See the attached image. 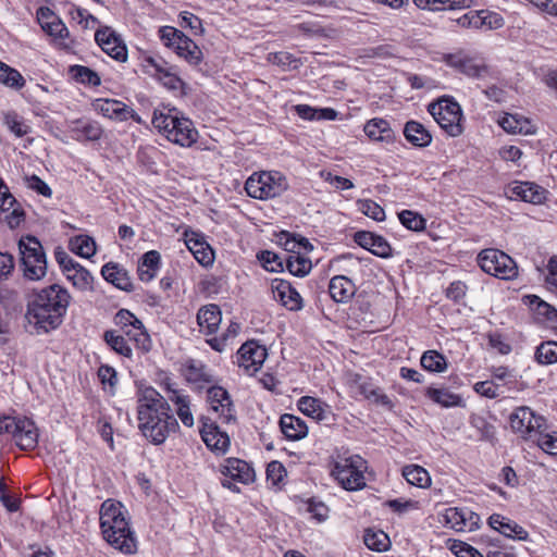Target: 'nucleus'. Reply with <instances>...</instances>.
Instances as JSON below:
<instances>
[{"label": "nucleus", "instance_id": "72a5a7b5", "mask_svg": "<svg viewBox=\"0 0 557 557\" xmlns=\"http://www.w3.org/2000/svg\"><path fill=\"white\" fill-rule=\"evenodd\" d=\"M366 135L375 141L393 143L395 139L394 132L388 121L380 117L368 121L363 127Z\"/></svg>", "mask_w": 557, "mask_h": 557}, {"label": "nucleus", "instance_id": "dca6fc26", "mask_svg": "<svg viewBox=\"0 0 557 557\" xmlns=\"http://www.w3.org/2000/svg\"><path fill=\"white\" fill-rule=\"evenodd\" d=\"M95 40L104 53L119 62L127 60V48L116 32L110 26L96 30Z\"/></svg>", "mask_w": 557, "mask_h": 557}, {"label": "nucleus", "instance_id": "473e14b6", "mask_svg": "<svg viewBox=\"0 0 557 557\" xmlns=\"http://www.w3.org/2000/svg\"><path fill=\"white\" fill-rule=\"evenodd\" d=\"M404 136L408 143L418 148H424L432 143V135L423 124L410 120L404 126Z\"/></svg>", "mask_w": 557, "mask_h": 557}, {"label": "nucleus", "instance_id": "58836bf2", "mask_svg": "<svg viewBox=\"0 0 557 557\" xmlns=\"http://www.w3.org/2000/svg\"><path fill=\"white\" fill-rule=\"evenodd\" d=\"M67 73L72 79L83 85L96 87L101 84L99 74L84 65H71Z\"/></svg>", "mask_w": 557, "mask_h": 557}, {"label": "nucleus", "instance_id": "39448f33", "mask_svg": "<svg viewBox=\"0 0 557 557\" xmlns=\"http://www.w3.org/2000/svg\"><path fill=\"white\" fill-rule=\"evenodd\" d=\"M20 268L23 277L38 282L47 275V257L39 239L32 235L22 236L17 243Z\"/></svg>", "mask_w": 557, "mask_h": 557}, {"label": "nucleus", "instance_id": "69168bd1", "mask_svg": "<svg viewBox=\"0 0 557 557\" xmlns=\"http://www.w3.org/2000/svg\"><path fill=\"white\" fill-rule=\"evenodd\" d=\"M286 476V469L280 461H271L267 467V480L273 485H278Z\"/></svg>", "mask_w": 557, "mask_h": 557}, {"label": "nucleus", "instance_id": "f03ea898", "mask_svg": "<svg viewBox=\"0 0 557 557\" xmlns=\"http://www.w3.org/2000/svg\"><path fill=\"white\" fill-rule=\"evenodd\" d=\"M71 302L67 289L59 284L44 287L27 301L25 319L36 335L57 330L63 322Z\"/></svg>", "mask_w": 557, "mask_h": 557}, {"label": "nucleus", "instance_id": "1a4fd4ad", "mask_svg": "<svg viewBox=\"0 0 557 557\" xmlns=\"http://www.w3.org/2000/svg\"><path fill=\"white\" fill-rule=\"evenodd\" d=\"M159 37L164 46L173 49L175 53L190 65H198L203 58L201 49L182 30L172 26H162Z\"/></svg>", "mask_w": 557, "mask_h": 557}, {"label": "nucleus", "instance_id": "e2e57ef3", "mask_svg": "<svg viewBox=\"0 0 557 557\" xmlns=\"http://www.w3.org/2000/svg\"><path fill=\"white\" fill-rule=\"evenodd\" d=\"M470 424L480 432L482 438L491 440L494 436L495 428L485 417L476 413L471 414Z\"/></svg>", "mask_w": 557, "mask_h": 557}, {"label": "nucleus", "instance_id": "6e6d98bb", "mask_svg": "<svg viewBox=\"0 0 557 557\" xmlns=\"http://www.w3.org/2000/svg\"><path fill=\"white\" fill-rule=\"evenodd\" d=\"M188 248L200 264L210 265L213 263L214 255L207 244L195 240L191 245H188Z\"/></svg>", "mask_w": 557, "mask_h": 557}, {"label": "nucleus", "instance_id": "cd10ccee", "mask_svg": "<svg viewBox=\"0 0 557 557\" xmlns=\"http://www.w3.org/2000/svg\"><path fill=\"white\" fill-rule=\"evenodd\" d=\"M511 197L539 205L545 200L546 190L535 183L518 182L510 188Z\"/></svg>", "mask_w": 557, "mask_h": 557}, {"label": "nucleus", "instance_id": "412c9836", "mask_svg": "<svg viewBox=\"0 0 557 557\" xmlns=\"http://www.w3.org/2000/svg\"><path fill=\"white\" fill-rule=\"evenodd\" d=\"M272 292L276 300L290 311H299L304 308V299L297 289L286 280L274 278Z\"/></svg>", "mask_w": 557, "mask_h": 557}, {"label": "nucleus", "instance_id": "9d476101", "mask_svg": "<svg viewBox=\"0 0 557 557\" xmlns=\"http://www.w3.org/2000/svg\"><path fill=\"white\" fill-rule=\"evenodd\" d=\"M478 264L485 273L500 280H513L518 275L516 261L499 249H483L476 258Z\"/></svg>", "mask_w": 557, "mask_h": 557}, {"label": "nucleus", "instance_id": "09e8293b", "mask_svg": "<svg viewBox=\"0 0 557 557\" xmlns=\"http://www.w3.org/2000/svg\"><path fill=\"white\" fill-rule=\"evenodd\" d=\"M186 380L190 383H211L213 376L205 364L191 360L186 366Z\"/></svg>", "mask_w": 557, "mask_h": 557}, {"label": "nucleus", "instance_id": "bf43d9fd", "mask_svg": "<svg viewBox=\"0 0 557 557\" xmlns=\"http://www.w3.org/2000/svg\"><path fill=\"white\" fill-rule=\"evenodd\" d=\"M258 259L261 262L262 267L270 272H280L283 271V260L282 258L270 250H263L258 253Z\"/></svg>", "mask_w": 557, "mask_h": 557}, {"label": "nucleus", "instance_id": "0eeeda50", "mask_svg": "<svg viewBox=\"0 0 557 557\" xmlns=\"http://www.w3.org/2000/svg\"><path fill=\"white\" fill-rule=\"evenodd\" d=\"M428 111L448 136L458 137L463 133L462 110L454 98L443 97L430 103Z\"/></svg>", "mask_w": 557, "mask_h": 557}, {"label": "nucleus", "instance_id": "2eb2a0df", "mask_svg": "<svg viewBox=\"0 0 557 557\" xmlns=\"http://www.w3.org/2000/svg\"><path fill=\"white\" fill-rule=\"evenodd\" d=\"M25 220V212L15 197L10 193L8 185L0 177V222L10 228L18 227Z\"/></svg>", "mask_w": 557, "mask_h": 557}, {"label": "nucleus", "instance_id": "4be33fe9", "mask_svg": "<svg viewBox=\"0 0 557 557\" xmlns=\"http://www.w3.org/2000/svg\"><path fill=\"white\" fill-rule=\"evenodd\" d=\"M354 240L357 245L376 257L384 259L392 257V247L381 235L368 231H359L355 233Z\"/></svg>", "mask_w": 557, "mask_h": 557}, {"label": "nucleus", "instance_id": "864d4df0", "mask_svg": "<svg viewBox=\"0 0 557 557\" xmlns=\"http://www.w3.org/2000/svg\"><path fill=\"white\" fill-rule=\"evenodd\" d=\"M398 219L410 231L420 232L425 228V219L411 210H403L398 213Z\"/></svg>", "mask_w": 557, "mask_h": 557}, {"label": "nucleus", "instance_id": "7ed1b4c3", "mask_svg": "<svg viewBox=\"0 0 557 557\" xmlns=\"http://www.w3.org/2000/svg\"><path fill=\"white\" fill-rule=\"evenodd\" d=\"M100 528L104 540L125 555L137 552V539L123 511L121 503L107 499L100 508Z\"/></svg>", "mask_w": 557, "mask_h": 557}, {"label": "nucleus", "instance_id": "9b49d317", "mask_svg": "<svg viewBox=\"0 0 557 557\" xmlns=\"http://www.w3.org/2000/svg\"><path fill=\"white\" fill-rule=\"evenodd\" d=\"M143 70L146 74L159 81L169 90L182 89L184 82L177 75L175 67L161 57H146L143 60Z\"/></svg>", "mask_w": 557, "mask_h": 557}, {"label": "nucleus", "instance_id": "393cba45", "mask_svg": "<svg viewBox=\"0 0 557 557\" xmlns=\"http://www.w3.org/2000/svg\"><path fill=\"white\" fill-rule=\"evenodd\" d=\"M488 525L511 540L525 541L529 536V533L524 528L499 513H493L488 518Z\"/></svg>", "mask_w": 557, "mask_h": 557}, {"label": "nucleus", "instance_id": "3c124183", "mask_svg": "<svg viewBox=\"0 0 557 557\" xmlns=\"http://www.w3.org/2000/svg\"><path fill=\"white\" fill-rule=\"evenodd\" d=\"M268 61L283 70H296L301 65L300 60L287 51L271 52L268 54Z\"/></svg>", "mask_w": 557, "mask_h": 557}, {"label": "nucleus", "instance_id": "5701e85b", "mask_svg": "<svg viewBox=\"0 0 557 557\" xmlns=\"http://www.w3.org/2000/svg\"><path fill=\"white\" fill-rule=\"evenodd\" d=\"M221 473L233 481L249 484L255 481V471L245 460L226 458L222 465Z\"/></svg>", "mask_w": 557, "mask_h": 557}, {"label": "nucleus", "instance_id": "8fccbe9b", "mask_svg": "<svg viewBox=\"0 0 557 557\" xmlns=\"http://www.w3.org/2000/svg\"><path fill=\"white\" fill-rule=\"evenodd\" d=\"M66 278L71 281L73 285L81 290L92 289L94 276L88 270H86L81 264H78L74 270H72L66 275Z\"/></svg>", "mask_w": 557, "mask_h": 557}, {"label": "nucleus", "instance_id": "6ab92c4d", "mask_svg": "<svg viewBox=\"0 0 557 557\" xmlns=\"http://www.w3.org/2000/svg\"><path fill=\"white\" fill-rule=\"evenodd\" d=\"M96 112L114 121H127L129 119L140 122L138 114L124 102L116 99L99 98L92 102Z\"/></svg>", "mask_w": 557, "mask_h": 557}, {"label": "nucleus", "instance_id": "423d86ee", "mask_svg": "<svg viewBox=\"0 0 557 557\" xmlns=\"http://www.w3.org/2000/svg\"><path fill=\"white\" fill-rule=\"evenodd\" d=\"M367 461L359 455L338 456L331 474L347 491H358L366 486Z\"/></svg>", "mask_w": 557, "mask_h": 557}, {"label": "nucleus", "instance_id": "a878e982", "mask_svg": "<svg viewBox=\"0 0 557 557\" xmlns=\"http://www.w3.org/2000/svg\"><path fill=\"white\" fill-rule=\"evenodd\" d=\"M102 277L116 288L125 292L134 289L128 271L117 262H108L101 268Z\"/></svg>", "mask_w": 557, "mask_h": 557}, {"label": "nucleus", "instance_id": "13d9d810", "mask_svg": "<svg viewBox=\"0 0 557 557\" xmlns=\"http://www.w3.org/2000/svg\"><path fill=\"white\" fill-rule=\"evenodd\" d=\"M535 441L543 451L557 456V432L544 433L541 429Z\"/></svg>", "mask_w": 557, "mask_h": 557}, {"label": "nucleus", "instance_id": "f3484780", "mask_svg": "<svg viewBox=\"0 0 557 557\" xmlns=\"http://www.w3.org/2000/svg\"><path fill=\"white\" fill-rule=\"evenodd\" d=\"M444 521L457 532H471L480 528L481 518L468 507H449L444 511Z\"/></svg>", "mask_w": 557, "mask_h": 557}, {"label": "nucleus", "instance_id": "4468645a", "mask_svg": "<svg viewBox=\"0 0 557 557\" xmlns=\"http://www.w3.org/2000/svg\"><path fill=\"white\" fill-rule=\"evenodd\" d=\"M267 357L268 351L263 345L257 341H248L237 350L236 362L246 374L252 375L261 369Z\"/></svg>", "mask_w": 557, "mask_h": 557}, {"label": "nucleus", "instance_id": "f704fd0d", "mask_svg": "<svg viewBox=\"0 0 557 557\" xmlns=\"http://www.w3.org/2000/svg\"><path fill=\"white\" fill-rule=\"evenodd\" d=\"M161 256L157 250H150L143 255L137 273L141 282L148 283L152 281L160 269Z\"/></svg>", "mask_w": 557, "mask_h": 557}, {"label": "nucleus", "instance_id": "aec40b11", "mask_svg": "<svg viewBox=\"0 0 557 557\" xmlns=\"http://www.w3.org/2000/svg\"><path fill=\"white\" fill-rule=\"evenodd\" d=\"M200 435L207 447L218 454H224L230 447V436L221 431L215 421L210 417L201 418Z\"/></svg>", "mask_w": 557, "mask_h": 557}, {"label": "nucleus", "instance_id": "a211bd4d", "mask_svg": "<svg viewBox=\"0 0 557 557\" xmlns=\"http://www.w3.org/2000/svg\"><path fill=\"white\" fill-rule=\"evenodd\" d=\"M12 437L20 449L33 450L38 445L39 430L32 419L15 417Z\"/></svg>", "mask_w": 557, "mask_h": 557}, {"label": "nucleus", "instance_id": "de8ad7c7", "mask_svg": "<svg viewBox=\"0 0 557 557\" xmlns=\"http://www.w3.org/2000/svg\"><path fill=\"white\" fill-rule=\"evenodd\" d=\"M285 261L288 272L298 277L307 275L312 268L311 261L300 255H288Z\"/></svg>", "mask_w": 557, "mask_h": 557}, {"label": "nucleus", "instance_id": "49530a36", "mask_svg": "<svg viewBox=\"0 0 557 557\" xmlns=\"http://www.w3.org/2000/svg\"><path fill=\"white\" fill-rule=\"evenodd\" d=\"M0 83L14 90H20L26 82L17 70L0 61Z\"/></svg>", "mask_w": 557, "mask_h": 557}, {"label": "nucleus", "instance_id": "c03bdc74", "mask_svg": "<svg viewBox=\"0 0 557 557\" xmlns=\"http://www.w3.org/2000/svg\"><path fill=\"white\" fill-rule=\"evenodd\" d=\"M125 335L135 343L136 347L140 349L143 352H148L152 348V341L150 335L145 330L143 322L140 324L137 323L124 331Z\"/></svg>", "mask_w": 557, "mask_h": 557}, {"label": "nucleus", "instance_id": "79ce46f5", "mask_svg": "<svg viewBox=\"0 0 557 557\" xmlns=\"http://www.w3.org/2000/svg\"><path fill=\"white\" fill-rule=\"evenodd\" d=\"M103 341L116 354L127 358L132 357L133 350L124 335L119 334L116 331L108 330L103 333Z\"/></svg>", "mask_w": 557, "mask_h": 557}, {"label": "nucleus", "instance_id": "f8f14e48", "mask_svg": "<svg viewBox=\"0 0 557 557\" xmlns=\"http://www.w3.org/2000/svg\"><path fill=\"white\" fill-rule=\"evenodd\" d=\"M207 403L209 412L222 424H230L236 421V411L228 392L219 385L207 389Z\"/></svg>", "mask_w": 557, "mask_h": 557}, {"label": "nucleus", "instance_id": "2f4dec72", "mask_svg": "<svg viewBox=\"0 0 557 557\" xmlns=\"http://www.w3.org/2000/svg\"><path fill=\"white\" fill-rule=\"evenodd\" d=\"M530 308L534 311L537 319H541L549 327H557V309L548 302L542 300L536 295H528L524 297Z\"/></svg>", "mask_w": 557, "mask_h": 557}, {"label": "nucleus", "instance_id": "c9c22d12", "mask_svg": "<svg viewBox=\"0 0 557 557\" xmlns=\"http://www.w3.org/2000/svg\"><path fill=\"white\" fill-rule=\"evenodd\" d=\"M42 30L52 37L53 42L60 49L70 50L73 47L74 40L71 39L70 32L61 18L54 20V22L46 23V26L42 27Z\"/></svg>", "mask_w": 557, "mask_h": 557}, {"label": "nucleus", "instance_id": "a18cd8bd", "mask_svg": "<svg viewBox=\"0 0 557 557\" xmlns=\"http://www.w3.org/2000/svg\"><path fill=\"white\" fill-rule=\"evenodd\" d=\"M421 367L429 372L441 373L447 369V360L436 350H426L420 359Z\"/></svg>", "mask_w": 557, "mask_h": 557}, {"label": "nucleus", "instance_id": "ddd939ff", "mask_svg": "<svg viewBox=\"0 0 557 557\" xmlns=\"http://www.w3.org/2000/svg\"><path fill=\"white\" fill-rule=\"evenodd\" d=\"M509 422L512 431L525 440L535 437L545 425V419L536 416L529 407L517 408L510 414Z\"/></svg>", "mask_w": 557, "mask_h": 557}, {"label": "nucleus", "instance_id": "6e6552de", "mask_svg": "<svg viewBox=\"0 0 557 557\" xmlns=\"http://www.w3.org/2000/svg\"><path fill=\"white\" fill-rule=\"evenodd\" d=\"M245 189L248 196L264 200L281 196L287 189V182L277 171L253 173L246 181Z\"/></svg>", "mask_w": 557, "mask_h": 557}, {"label": "nucleus", "instance_id": "a19ab883", "mask_svg": "<svg viewBox=\"0 0 557 557\" xmlns=\"http://www.w3.org/2000/svg\"><path fill=\"white\" fill-rule=\"evenodd\" d=\"M363 542L369 549L375 552H386L391 546L388 535L382 530L367 529Z\"/></svg>", "mask_w": 557, "mask_h": 557}, {"label": "nucleus", "instance_id": "20e7f679", "mask_svg": "<svg viewBox=\"0 0 557 557\" xmlns=\"http://www.w3.org/2000/svg\"><path fill=\"white\" fill-rule=\"evenodd\" d=\"M151 123L169 141L181 147H190L198 139V131L193 121L176 108L154 110Z\"/></svg>", "mask_w": 557, "mask_h": 557}, {"label": "nucleus", "instance_id": "338daca9", "mask_svg": "<svg viewBox=\"0 0 557 557\" xmlns=\"http://www.w3.org/2000/svg\"><path fill=\"white\" fill-rule=\"evenodd\" d=\"M54 258L65 275L79 264L61 247L55 248Z\"/></svg>", "mask_w": 557, "mask_h": 557}, {"label": "nucleus", "instance_id": "7c9ffc66", "mask_svg": "<svg viewBox=\"0 0 557 557\" xmlns=\"http://www.w3.org/2000/svg\"><path fill=\"white\" fill-rule=\"evenodd\" d=\"M221 320V310L219 306L214 304L202 306L197 312V323L206 334L215 333Z\"/></svg>", "mask_w": 557, "mask_h": 557}, {"label": "nucleus", "instance_id": "37998d69", "mask_svg": "<svg viewBox=\"0 0 557 557\" xmlns=\"http://www.w3.org/2000/svg\"><path fill=\"white\" fill-rule=\"evenodd\" d=\"M70 249L79 257L90 258L96 253V243L92 237L81 234L71 238Z\"/></svg>", "mask_w": 557, "mask_h": 557}, {"label": "nucleus", "instance_id": "774afa93", "mask_svg": "<svg viewBox=\"0 0 557 557\" xmlns=\"http://www.w3.org/2000/svg\"><path fill=\"white\" fill-rule=\"evenodd\" d=\"M479 13L481 15L482 28L497 29L504 25V20L498 13L487 10H480Z\"/></svg>", "mask_w": 557, "mask_h": 557}, {"label": "nucleus", "instance_id": "5fc2aeb1", "mask_svg": "<svg viewBox=\"0 0 557 557\" xmlns=\"http://www.w3.org/2000/svg\"><path fill=\"white\" fill-rule=\"evenodd\" d=\"M358 210L374 221L382 222L385 220L384 209L371 199H359L357 201Z\"/></svg>", "mask_w": 557, "mask_h": 557}, {"label": "nucleus", "instance_id": "b1692460", "mask_svg": "<svg viewBox=\"0 0 557 557\" xmlns=\"http://www.w3.org/2000/svg\"><path fill=\"white\" fill-rule=\"evenodd\" d=\"M71 137L77 141H96L103 134V129L98 122L77 119L69 123Z\"/></svg>", "mask_w": 557, "mask_h": 557}, {"label": "nucleus", "instance_id": "603ef678", "mask_svg": "<svg viewBox=\"0 0 557 557\" xmlns=\"http://www.w3.org/2000/svg\"><path fill=\"white\" fill-rule=\"evenodd\" d=\"M535 359L540 364H553L557 362V343L549 341L537 346Z\"/></svg>", "mask_w": 557, "mask_h": 557}, {"label": "nucleus", "instance_id": "ea45409f", "mask_svg": "<svg viewBox=\"0 0 557 557\" xmlns=\"http://www.w3.org/2000/svg\"><path fill=\"white\" fill-rule=\"evenodd\" d=\"M403 476L409 484L417 487L425 488L431 484L429 472L418 465L405 466L403 468Z\"/></svg>", "mask_w": 557, "mask_h": 557}, {"label": "nucleus", "instance_id": "f257e3e1", "mask_svg": "<svg viewBox=\"0 0 557 557\" xmlns=\"http://www.w3.org/2000/svg\"><path fill=\"white\" fill-rule=\"evenodd\" d=\"M136 411L139 431L153 445L163 444L180 429L168 399L153 387L138 393Z\"/></svg>", "mask_w": 557, "mask_h": 557}, {"label": "nucleus", "instance_id": "bb28decb", "mask_svg": "<svg viewBox=\"0 0 557 557\" xmlns=\"http://www.w3.org/2000/svg\"><path fill=\"white\" fill-rule=\"evenodd\" d=\"M168 399L175 406V411L182 423L191 428L194 416L190 411V398L181 389L168 387Z\"/></svg>", "mask_w": 557, "mask_h": 557}, {"label": "nucleus", "instance_id": "052dcab7", "mask_svg": "<svg viewBox=\"0 0 557 557\" xmlns=\"http://www.w3.org/2000/svg\"><path fill=\"white\" fill-rule=\"evenodd\" d=\"M69 15L73 21L81 24L84 28H89L94 24L98 23L97 17L90 14L86 9L76 7L74 4L70 5Z\"/></svg>", "mask_w": 557, "mask_h": 557}, {"label": "nucleus", "instance_id": "4d7b16f0", "mask_svg": "<svg viewBox=\"0 0 557 557\" xmlns=\"http://www.w3.org/2000/svg\"><path fill=\"white\" fill-rule=\"evenodd\" d=\"M499 125L505 132L511 134H521L529 132L527 128V121H523L517 117V115L512 114H506L505 116H503L502 120L499 121Z\"/></svg>", "mask_w": 557, "mask_h": 557}, {"label": "nucleus", "instance_id": "e433bc0d", "mask_svg": "<svg viewBox=\"0 0 557 557\" xmlns=\"http://www.w3.org/2000/svg\"><path fill=\"white\" fill-rule=\"evenodd\" d=\"M297 406L304 414L318 421L325 420L330 413V407L324 401L311 396H302Z\"/></svg>", "mask_w": 557, "mask_h": 557}, {"label": "nucleus", "instance_id": "680f3d73", "mask_svg": "<svg viewBox=\"0 0 557 557\" xmlns=\"http://www.w3.org/2000/svg\"><path fill=\"white\" fill-rule=\"evenodd\" d=\"M180 26L188 28L194 35H201L203 33L201 20L188 11L180 13Z\"/></svg>", "mask_w": 557, "mask_h": 557}, {"label": "nucleus", "instance_id": "4c0bfd02", "mask_svg": "<svg viewBox=\"0 0 557 557\" xmlns=\"http://www.w3.org/2000/svg\"><path fill=\"white\" fill-rule=\"evenodd\" d=\"M425 396L444 408L463 406L462 397L458 394L451 393L447 388L428 387L425 389Z\"/></svg>", "mask_w": 557, "mask_h": 557}, {"label": "nucleus", "instance_id": "c756f323", "mask_svg": "<svg viewBox=\"0 0 557 557\" xmlns=\"http://www.w3.org/2000/svg\"><path fill=\"white\" fill-rule=\"evenodd\" d=\"M280 428L284 436L289 441H299L307 436L306 422L294 414L285 413L280 418Z\"/></svg>", "mask_w": 557, "mask_h": 557}, {"label": "nucleus", "instance_id": "c85d7f7f", "mask_svg": "<svg viewBox=\"0 0 557 557\" xmlns=\"http://www.w3.org/2000/svg\"><path fill=\"white\" fill-rule=\"evenodd\" d=\"M329 293L334 301L346 304L356 294V285L349 277L336 275L330 281Z\"/></svg>", "mask_w": 557, "mask_h": 557}, {"label": "nucleus", "instance_id": "0e129e2a", "mask_svg": "<svg viewBox=\"0 0 557 557\" xmlns=\"http://www.w3.org/2000/svg\"><path fill=\"white\" fill-rule=\"evenodd\" d=\"M4 121L9 129L17 137H23L30 131L29 126L25 124L16 113H8Z\"/></svg>", "mask_w": 557, "mask_h": 557}]
</instances>
